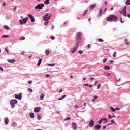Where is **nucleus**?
I'll use <instances>...</instances> for the list:
<instances>
[{
	"instance_id": "56",
	"label": "nucleus",
	"mask_w": 130,
	"mask_h": 130,
	"mask_svg": "<svg viewBox=\"0 0 130 130\" xmlns=\"http://www.w3.org/2000/svg\"><path fill=\"white\" fill-rule=\"evenodd\" d=\"M25 52H22L21 53V55H24L25 54Z\"/></svg>"
},
{
	"instance_id": "14",
	"label": "nucleus",
	"mask_w": 130,
	"mask_h": 130,
	"mask_svg": "<svg viewBox=\"0 0 130 130\" xmlns=\"http://www.w3.org/2000/svg\"><path fill=\"white\" fill-rule=\"evenodd\" d=\"M4 122H5L6 125H8V124H9V118L5 117L4 118Z\"/></svg>"
},
{
	"instance_id": "34",
	"label": "nucleus",
	"mask_w": 130,
	"mask_h": 130,
	"mask_svg": "<svg viewBox=\"0 0 130 130\" xmlns=\"http://www.w3.org/2000/svg\"><path fill=\"white\" fill-rule=\"evenodd\" d=\"M71 117H68L64 119V121H67V120H71Z\"/></svg>"
},
{
	"instance_id": "62",
	"label": "nucleus",
	"mask_w": 130,
	"mask_h": 130,
	"mask_svg": "<svg viewBox=\"0 0 130 130\" xmlns=\"http://www.w3.org/2000/svg\"><path fill=\"white\" fill-rule=\"evenodd\" d=\"M61 92H62V89H61L59 91V93H61Z\"/></svg>"
},
{
	"instance_id": "5",
	"label": "nucleus",
	"mask_w": 130,
	"mask_h": 130,
	"mask_svg": "<svg viewBox=\"0 0 130 130\" xmlns=\"http://www.w3.org/2000/svg\"><path fill=\"white\" fill-rule=\"evenodd\" d=\"M18 103V101L17 100H11L10 101V105L14 108L15 107V104H17Z\"/></svg>"
},
{
	"instance_id": "45",
	"label": "nucleus",
	"mask_w": 130,
	"mask_h": 130,
	"mask_svg": "<svg viewBox=\"0 0 130 130\" xmlns=\"http://www.w3.org/2000/svg\"><path fill=\"white\" fill-rule=\"evenodd\" d=\"M93 99H95V100H96V99H98V96L97 95H94L93 96Z\"/></svg>"
},
{
	"instance_id": "33",
	"label": "nucleus",
	"mask_w": 130,
	"mask_h": 130,
	"mask_svg": "<svg viewBox=\"0 0 130 130\" xmlns=\"http://www.w3.org/2000/svg\"><path fill=\"white\" fill-rule=\"evenodd\" d=\"M50 51L48 50L45 51V53L46 55H49Z\"/></svg>"
},
{
	"instance_id": "46",
	"label": "nucleus",
	"mask_w": 130,
	"mask_h": 130,
	"mask_svg": "<svg viewBox=\"0 0 130 130\" xmlns=\"http://www.w3.org/2000/svg\"><path fill=\"white\" fill-rule=\"evenodd\" d=\"M105 76H110V73H105Z\"/></svg>"
},
{
	"instance_id": "19",
	"label": "nucleus",
	"mask_w": 130,
	"mask_h": 130,
	"mask_svg": "<svg viewBox=\"0 0 130 130\" xmlns=\"http://www.w3.org/2000/svg\"><path fill=\"white\" fill-rule=\"evenodd\" d=\"M104 69H105V70H110V66H108V65H105Z\"/></svg>"
},
{
	"instance_id": "55",
	"label": "nucleus",
	"mask_w": 130,
	"mask_h": 130,
	"mask_svg": "<svg viewBox=\"0 0 130 130\" xmlns=\"http://www.w3.org/2000/svg\"><path fill=\"white\" fill-rule=\"evenodd\" d=\"M112 117L113 118L116 117L115 115H114V114H112Z\"/></svg>"
},
{
	"instance_id": "35",
	"label": "nucleus",
	"mask_w": 130,
	"mask_h": 130,
	"mask_svg": "<svg viewBox=\"0 0 130 130\" xmlns=\"http://www.w3.org/2000/svg\"><path fill=\"white\" fill-rule=\"evenodd\" d=\"M49 0H45L44 1V4H45V5H48V4H49Z\"/></svg>"
},
{
	"instance_id": "23",
	"label": "nucleus",
	"mask_w": 130,
	"mask_h": 130,
	"mask_svg": "<svg viewBox=\"0 0 130 130\" xmlns=\"http://www.w3.org/2000/svg\"><path fill=\"white\" fill-rule=\"evenodd\" d=\"M30 118H34V113L30 112L29 113Z\"/></svg>"
},
{
	"instance_id": "50",
	"label": "nucleus",
	"mask_w": 130,
	"mask_h": 130,
	"mask_svg": "<svg viewBox=\"0 0 130 130\" xmlns=\"http://www.w3.org/2000/svg\"><path fill=\"white\" fill-rule=\"evenodd\" d=\"M48 66H50V67H53V66H55V63H53V64H48Z\"/></svg>"
},
{
	"instance_id": "64",
	"label": "nucleus",
	"mask_w": 130,
	"mask_h": 130,
	"mask_svg": "<svg viewBox=\"0 0 130 130\" xmlns=\"http://www.w3.org/2000/svg\"><path fill=\"white\" fill-rule=\"evenodd\" d=\"M104 4L105 5H106V6L107 5V1H105L104 2Z\"/></svg>"
},
{
	"instance_id": "3",
	"label": "nucleus",
	"mask_w": 130,
	"mask_h": 130,
	"mask_svg": "<svg viewBox=\"0 0 130 130\" xmlns=\"http://www.w3.org/2000/svg\"><path fill=\"white\" fill-rule=\"evenodd\" d=\"M51 16V14H49V13H46L43 18V21H49V20H50Z\"/></svg>"
},
{
	"instance_id": "38",
	"label": "nucleus",
	"mask_w": 130,
	"mask_h": 130,
	"mask_svg": "<svg viewBox=\"0 0 130 130\" xmlns=\"http://www.w3.org/2000/svg\"><path fill=\"white\" fill-rule=\"evenodd\" d=\"M108 118H109V119H112V118H113L112 116H111V115H110V114H109Z\"/></svg>"
},
{
	"instance_id": "42",
	"label": "nucleus",
	"mask_w": 130,
	"mask_h": 130,
	"mask_svg": "<svg viewBox=\"0 0 130 130\" xmlns=\"http://www.w3.org/2000/svg\"><path fill=\"white\" fill-rule=\"evenodd\" d=\"M115 54H116V52H114V54H113V57L114 58L116 57V55H115Z\"/></svg>"
},
{
	"instance_id": "61",
	"label": "nucleus",
	"mask_w": 130,
	"mask_h": 130,
	"mask_svg": "<svg viewBox=\"0 0 130 130\" xmlns=\"http://www.w3.org/2000/svg\"><path fill=\"white\" fill-rule=\"evenodd\" d=\"M106 128V126H103V129H105Z\"/></svg>"
},
{
	"instance_id": "52",
	"label": "nucleus",
	"mask_w": 130,
	"mask_h": 130,
	"mask_svg": "<svg viewBox=\"0 0 130 130\" xmlns=\"http://www.w3.org/2000/svg\"><path fill=\"white\" fill-rule=\"evenodd\" d=\"M51 38L52 40H54V39H55V37L51 36Z\"/></svg>"
},
{
	"instance_id": "11",
	"label": "nucleus",
	"mask_w": 130,
	"mask_h": 130,
	"mask_svg": "<svg viewBox=\"0 0 130 130\" xmlns=\"http://www.w3.org/2000/svg\"><path fill=\"white\" fill-rule=\"evenodd\" d=\"M71 126L73 130H77V123L73 122L71 124Z\"/></svg>"
},
{
	"instance_id": "2",
	"label": "nucleus",
	"mask_w": 130,
	"mask_h": 130,
	"mask_svg": "<svg viewBox=\"0 0 130 130\" xmlns=\"http://www.w3.org/2000/svg\"><path fill=\"white\" fill-rule=\"evenodd\" d=\"M82 40V33L77 32L76 34V45L77 47H79V44L81 43V41Z\"/></svg>"
},
{
	"instance_id": "60",
	"label": "nucleus",
	"mask_w": 130,
	"mask_h": 130,
	"mask_svg": "<svg viewBox=\"0 0 130 130\" xmlns=\"http://www.w3.org/2000/svg\"><path fill=\"white\" fill-rule=\"evenodd\" d=\"M110 63H111V64H112V63H113V60H111L110 61Z\"/></svg>"
},
{
	"instance_id": "63",
	"label": "nucleus",
	"mask_w": 130,
	"mask_h": 130,
	"mask_svg": "<svg viewBox=\"0 0 130 130\" xmlns=\"http://www.w3.org/2000/svg\"><path fill=\"white\" fill-rule=\"evenodd\" d=\"M127 16L128 18H130V14H127Z\"/></svg>"
},
{
	"instance_id": "20",
	"label": "nucleus",
	"mask_w": 130,
	"mask_h": 130,
	"mask_svg": "<svg viewBox=\"0 0 130 130\" xmlns=\"http://www.w3.org/2000/svg\"><path fill=\"white\" fill-rule=\"evenodd\" d=\"M42 62V59H41V58L39 59V60H38L37 66H40V64H41Z\"/></svg>"
},
{
	"instance_id": "48",
	"label": "nucleus",
	"mask_w": 130,
	"mask_h": 130,
	"mask_svg": "<svg viewBox=\"0 0 130 130\" xmlns=\"http://www.w3.org/2000/svg\"><path fill=\"white\" fill-rule=\"evenodd\" d=\"M100 87H101V84H99L98 86V87H97V89H100Z\"/></svg>"
},
{
	"instance_id": "15",
	"label": "nucleus",
	"mask_w": 130,
	"mask_h": 130,
	"mask_svg": "<svg viewBox=\"0 0 130 130\" xmlns=\"http://www.w3.org/2000/svg\"><path fill=\"white\" fill-rule=\"evenodd\" d=\"M96 6H97L96 4H92L89 7V10H94L95 8L96 7Z\"/></svg>"
},
{
	"instance_id": "12",
	"label": "nucleus",
	"mask_w": 130,
	"mask_h": 130,
	"mask_svg": "<svg viewBox=\"0 0 130 130\" xmlns=\"http://www.w3.org/2000/svg\"><path fill=\"white\" fill-rule=\"evenodd\" d=\"M41 109V107H36L34 109V112H36V113H37V112H39L40 111V110Z\"/></svg>"
},
{
	"instance_id": "28",
	"label": "nucleus",
	"mask_w": 130,
	"mask_h": 130,
	"mask_svg": "<svg viewBox=\"0 0 130 130\" xmlns=\"http://www.w3.org/2000/svg\"><path fill=\"white\" fill-rule=\"evenodd\" d=\"M125 4L126 6H129L130 5V0H127L125 2Z\"/></svg>"
},
{
	"instance_id": "47",
	"label": "nucleus",
	"mask_w": 130,
	"mask_h": 130,
	"mask_svg": "<svg viewBox=\"0 0 130 130\" xmlns=\"http://www.w3.org/2000/svg\"><path fill=\"white\" fill-rule=\"evenodd\" d=\"M78 53H80V54H82L83 53V51L82 50H79L78 51Z\"/></svg>"
},
{
	"instance_id": "44",
	"label": "nucleus",
	"mask_w": 130,
	"mask_h": 130,
	"mask_svg": "<svg viewBox=\"0 0 130 130\" xmlns=\"http://www.w3.org/2000/svg\"><path fill=\"white\" fill-rule=\"evenodd\" d=\"M99 41L100 42H103V39H101V38H99Z\"/></svg>"
},
{
	"instance_id": "29",
	"label": "nucleus",
	"mask_w": 130,
	"mask_h": 130,
	"mask_svg": "<svg viewBox=\"0 0 130 130\" xmlns=\"http://www.w3.org/2000/svg\"><path fill=\"white\" fill-rule=\"evenodd\" d=\"M125 43L126 45H129V43L127 41V39H125Z\"/></svg>"
},
{
	"instance_id": "21",
	"label": "nucleus",
	"mask_w": 130,
	"mask_h": 130,
	"mask_svg": "<svg viewBox=\"0 0 130 130\" xmlns=\"http://www.w3.org/2000/svg\"><path fill=\"white\" fill-rule=\"evenodd\" d=\"M1 37L2 38H8L10 36L8 35H3Z\"/></svg>"
},
{
	"instance_id": "40",
	"label": "nucleus",
	"mask_w": 130,
	"mask_h": 130,
	"mask_svg": "<svg viewBox=\"0 0 130 130\" xmlns=\"http://www.w3.org/2000/svg\"><path fill=\"white\" fill-rule=\"evenodd\" d=\"M19 39L20 40H25V37H21Z\"/></svg>"
},
{
	"instance_id": "32",
	"label": "nucleus",
	"mask_w": 130,
	"mask_h": 130,
	"mask_svg": "<svg viewBox=\"0 0 130 130\" xmlns=\"http://www.w3.org/2000/svg\"><path fill=\"white\" fill-rule=\"evenodd\" d=\"M4 29H6V30H10V27L8 25H5L4 26Z\"/></svg>"
},
{
	"instance_id": "53",
	"label": "nucleus",
	"mask_w": 130,
	"mask_h": 130,
	"mask_svg": "<svg viewBox=\"0 0 130 130\" xmlns=\"http://www.w3.org/2000/svg\"><path fill=\"white\" fill-rule=\"evenodd\" d=\"M120 22H121V23H122V24H123V23H124V21H122V17H121V18H120Z\"/></svg>"
},
{
	"instance_id": "39",
	"label": "nucleus",
	"mask_w": 130,
	"mask_h": 130,
	"mask_svg": "<svg viewBox=\"0 0 130 130\" xmlns=\"http://www.w3.org/2000/svg\"><path fill=\"white\" fill-rule=\"evenodd\" d=\"M27 90L29 91V92H30V93L33 92V89L31 88H28Z\"/></svg>"
},
{
	"instance_id": "54",
	"label": "nucleus",
	"mask_w": 130,
	"mask_h": 130,
	"mask_svg": "<svg viewBox=\"0 0 130 130\" xmlns=\"http://www.w3.org/2000/svg\"><path fill=\"white\" fill-rule=\"evenodd\" d=\"M16 9H17V6H15L13 9L14 12H16Z\"/></svg>"
},
{
	"instance_id": "4",
	"label": "nucleus",
	"mask_w": 130,
	"mask_h": 130,
	"mask_svg": "<svg viewBox=\"0 0 130 130\" xmlns=\"http://www.w3.org/2000/svg\"><path fill=\"white\" fill-rule=\"evenodd\" d=\"M27 21H28V17H25L22 19H20L19 22L20 25H24V24H27Z\"/></svg>"
},
{
	"instance_id": "9",
	"label": "nucleus",
	"mask_w": 130,
	"mask_h": 130,
	"mask_svg": "<svg viewBox=\"0 0 130 130\" xmlns=\"http://www.w3.org/2000/svg\"><path fill=\"white\" fill-rule=\"evenodd\" d=\"M78 46H77V47H74L73 48H72V49H71L70 50V52L71 53H74V52H76L77 51V50H78Z\"/></svg>"
},
{
	"instance_id": "58",
	"label": "nucleus",
	"mask_w": 130,
	"mask_h": 130,
	"mask_svg": "<svg viewBox=\"0 0 130 130\" xmlns=\"http://www.w3.org/2000/svg\"><path fill=\"white\" fill-rule=\"evenodd\" d=\"M88 87H89V88H92L93 87V86L91 84L88 85Z\"/></svg>"
},
{
	"instance_id": "57",
	"label": "nucleus",
	"mask_w": 130,
	"mask_h": 130,
	"mask_svg": "<svg viewBox=\"0 0 130 130\" xmlns=\"http://www.w3.org/2000/svg\"><path fill=\"white\" fill-rule=\"evenodd\" d=\"M28 84H32V81H28Z\"/></svg>"
},
{
	"instance_id": "24",
	"label": "nucleus",
	"mask_w": 130,
	"mask_h": 130,
	"mask_svg": "<svg viewBox=\"0 0 130 130\" xmlns=\"http://www.w3.org/2000/svg\"><path fill=\"white\" fill-rule=\"evenodd\" d=\"M44 96H45V95H44V94L42 93L41 94V95L40 96V100H43V98H44Z\"/></svg>"
},
{
	"instance_id": "13",
	"label": "nucleus",
	"mask_w": 130,
	"mask_h": 130,
	"mask_svg": "<svg viewBox=\"0 0 130 130\" xmlns=\"http://www.w3.org/2000/svg\"><path fill=\"white\" fill-rule=\"evenodd\" d=\"M15 97L16 99H18L19 100H21L22 99V93H19V94H15Z\"/></svg>"
},
{
	"instance_id": "49",
	"label": "nucleus",
	"mask_w": 130,
	"mask_h": 130,
	"mask_svg": "<svg viewBox=\"0 0 130 130\" xmlns=\"http://www.w3.org/2000/svg\"><path fill=\"white\" fill-rule=\"evenodd\" d=\"M0 70L2 72H4V69L3 67H2V66H0Z\"/></svg>"
},
{
	"instance_id": "18",
	"label": "nucleus",
	"mask_w": 130,
	"mask_h": 130,
	"mask_svg": "<svg viewBox=\"0 0 130 130\" xmlns=\"http://www.w3.org/2000/svg\"><path fill=\"white\" fill-rule=\"evenodd\" d=\"M7 61L8 62H9L10 63H14L16 62V60H15V59H13L11 60H8Z\"/></svg>"
},
{
	"instance_id": "43",
	"label": "nucleus",
	"mask_w": 130,
	"mask_h": 130,
	"mask_svg": "<svg viewBox=\"0 0 130 130\" xmlns=\"http://www.w3.org/2000/svg\"><path fill=\"white\" fill-rule=\"evenodd\" d=\"M3 7H6V6H7V3H6V2H3Z\"/></svg>"
},
{
	"instance_id": "59",
	"label": "nucleus",
	"mask_w": 130,
	"mask_h": 130,
	"mask_svg": "<svg viewBox=\"0 0 130 130\" xmlns=\"http://www.w3.org/2000/svg\"><path fill=\"white\" fill-rule=\"evenodd\" d=\"M49 76H50V75H49V74H47V75H46V78H49Z\"/></svg>"
},
{
	"instance_id": "37",
	"label": "nucleus",
	"mask_w": 130,
	"mask_h": 130,
	"mask_svg": "<svg viewBox=\"0 0 130 130\" xmlns=\"http://www.w3.org/2000/svg\"><path fill=\"white\" fill-rule=\"evenodd\" d=\"M87 14H88V10H85L83 13V16H85Z\"/></svg>"
},
{
	"instance_id": "30",
	"label": "nucleus",
	"mask_w": 130,
	"mask_h": 130,
	"mask_svg": "<svg viewBox=\"0 0 130 130\" xmlns=\"http://www.w3.org/2000/svg\"><path fill=\"white\" fill-rule=\"evenodd\" d=\"M103 121V119L101 118L99 121H98V124H101L102 123V122Z\"/></svg>"
},
{
	"instance_id": "1",
	"label": "nucleus",
	"mask_w": 130,
	"mask_h": 130,
	"mask_svg": "<svg viewBox=\"0 0 130 130\" xmlns=\"http://www.w3.org/2000/svg\"><path fill=\"white\" fill-rule=\"evenodd\" d=\"M107 21L108 22H114V23H116V22H117L118 21V18L116 15H111L109 17H106Z\"/></svg>"
},
{
	"instance_id": "27",
	"label": "nucleus",
	"mask_w": 130,
	"mask_h": 130,
	"mask_svg": "<svg viewBox=\"0 0 130 130\" xmlns=\"http://www.w3.org/2000/svg\"><path fill=\"white\" fill-rule=\"evenodd\" d=\"M45 22L44 23V25H45V26H46V25H47L49 23V20H44Z\"/></svg>"
},
{
	"instance_id": "8",
	"label": "nucleus",
	"mask_w": 130,
	"mask_h": 130,
	"mask_svg": "<svg viewBox=\"0 0 130 130\" xmlns=\"http://www.w3.org/2000/svg\"><path fill=\"white\" fill-rule=\"evenodd\" d=\"M121 14H123L124 17H126V6H124V8L122 9Z\"/></svg>"
},
{
	"instance_id": "31",
	"label": "nucleus",
	"mask_w": 130,
	"mask_h": 130,
	"mask_svg": "<svg viewBox=\"0 0 130 130\" xmlns=\"http://www.w3.org/2000/svg\"><path fill=\"white\" fill-rule=\"evenodd\" d=\"M12 126L16 127V126H17V123H16V122H13V123L12 124Z\"/></svg>"
},
{
	"instance_id": "7",
	"label": "nucleus",
	"mask_w": 130,
	"mask_h": 130,
	"mask_svg": "<svg viewBox=\"0 0 130 130\" xmlns=\"http://www.w3.org/2000/svg\"><path fill=\"white\" fill-rule=\"evenodd\" d=\"M28 18H30L31 23H34V22H35V18H34V16H33V15H32V14H28Z\"/></svg>"
},
{
	"instance_id": "17",
	"label": "nucleus",
	"mask_w": 130,
	"mask_h": 130,
	"mask_svg": "<svg viewBox=\"0 0 130 130\" xmlns=\"http://www.w3.org/2000/svg\"><path fill=\"white\" fill-rule=\"evenodd\" d=\"M102 15V8H101L99 12V14L98 15V17H101V15Z\"/></svg>"
},
{
	"instance_id": "16",
	"label": "nucleus",
	"mask_w": 130,
	"mask_h": 130,
	"mask_svg": "<svg viewBox=\"0 0 130 130\" xmlns=\"http://www.w3.org/2000/svg\"><path fill=\"white\" fill-rule=\"evenodd\" d=\"M94 129L95 130H99L101 128V125H96L94 127Z\"/></svg>"
},
{
	"instance_id": "10",
	"label": "nucleus",
	"mask_w": 130,
	"mask_h": 130,
	"mask_svg": "<svg viewBox=\"0 0 130 130\" xmlns=\"http://www.w3.org/2000/svg\"><path fill=\"white\" fill-rule=\"evenodd\" d=\"M94 124H95V122L92 119L90 120V122L88 124L89 127H93L94 126Z\"/></svg>"
},
{
	"instance_id": "26",
	"label": "nucleus",
	"mask_w": 130,
	"mask_h": 130,
	"mask_svg": "<svg viewBox=\"0 0 130 130\" xmlns=\"http://www.w3.org/2000/svg\"><path fill=\"white\" fill-rule=\"evenodd\" d=\"M66 97H67V95H64L61 98H58V100H62V99H64V98H66Z\"/></svg>"
},
{
	"instance_id": "51",
	"label": "nucleus",
	"mask_w": 130,
	"mask_h": 130,
	"mask_svg": "<svg viewBox=\"0 0 130 130\" xmlns=\"http://www.w3.org/2000/svg\"><path fill=\"white\" fill-rule=\"evenodd\" d=\"M5 51H6V52H7V53H9V50H8V49H7V48H5Z\"/></svg>"
},
{
	"instance_id": "6",
	"label": "nucleus",
	"mask_w": 130,
	"mask_h": 130,
	"mask_svg": "<svg viewBox=\"0 0 130 130\" xmlns=\"http://www.w3.org/2000/svg\"><path fill=\"white\" fill-rule=\"evenodd\" d=\"M43 7H44V4L41 3V4L37 5L35 6V10H37V9H39V10H41V9H42V8H43Z\"/></svg>"
},
{
	"instance_id": "25",
	"label": "nucleus",
	"mask_w": 130,
	"mask_h": 130,
	"mask_svg": "<svg viewBox=\"0 0 130 130\" xmlns=\"http://www.w3.org/2000/svg\"><path fill=\"white\" fill-rule=\"evenodd\" d=\"M110 108L111 110L112 111V112H115V108H114L113 107H110Z\"/></svg>"
},
{
	"instance_id": "36",
	"label": "nucleus",
	"mask_w": 130,
	"mask_h": 130,
	"mask_svg": "<svg viewBox=\"0 0 130 130\" xmlns=\"http://www.w3.org/2000/svg\"><path fill=\"white\" fill-rule=\"evenodd\" d=\"M37 119L38 120H40L41 119V116L40 115H37Z\"/></svg>"
},
{
	"instance_id": "22",
	"label": "nucleus",
	"mask_w": 130,
	"mask_h": 130,
	"mask_svg": "<svg viewBox=\"0 0 130 130\" xmlns=\"http://www.w3.org/2000/svg\"><path fill=\"white\" fill-rule=\"evenodd\" d=\"M102 119H103V123H107V122L108 121V120H107V119L104 118H102Z\"/></svg>"
},
{
	"instance_id": "41",
	"label": "nucleus",
	"mask_w": 130,
	"mask_h": 130,
	"mask_svg": "<svg viewBox=\"0 0 130 130\" xmlns=\"http://www.w3.org/2000/svg\"><path fill=\"white\" fill-rule=\"evenodd\" d=\"M106 61H107V58H104L103 60V62H106Z\"/></svg>"
}]
</instances>
